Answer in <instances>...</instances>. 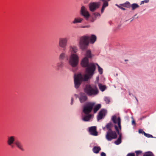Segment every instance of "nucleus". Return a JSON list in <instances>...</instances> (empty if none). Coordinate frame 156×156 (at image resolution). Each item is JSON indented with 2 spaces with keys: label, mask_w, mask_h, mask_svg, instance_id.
<instances>
[{
  "label": "nucleus",
  "mask_w": 156,
  "mask_h": 156,
  "mask_svg": "<svg viewBox=\"0 0 156 156\" xmlns=\"http://www.w3.org/2000/svg\"><path fill=\"white\" fill-rule=\"evenodd\" d=\"M85 68V74L82 75L80 73L75 75L74 87L76 89L79 87L82 82L87 81L92 77L96 70V66L95 64L90 62V65Z\"/></svg>",
  "instance_id": "1"
},
{
  "label": "nucleus",
  "mask_w": 156,
  "mask_h": 156,
  "mask_svg": "<svg viewBox=\"0 0 156 156\" xmlns=\"http://www.w3.org/2000/svg\"><path fill=\"white\" fill-rule=\"evenodd\" d=\"M83 91L87 96L90 97H94L99 93V90L96 87L89 84L85 86Z\"/></svg>",
  "instance_id": "2"
},
{
  "label": "nucleus",
  "mask_w": 156,
  "mask_h": 156,
  "mask_svg": "<svg viewBox=\"0 0 156 156\" xmlns=\"http://www.w3.org/2000/svg\"><path fill=\"white\" fill-rule=\"evenodd\" d=\"M90 37L87 36L81 37L79 42V47L82 51L86 50L89 44Z\"/></svg>",
  "instance_id": "3"
},
{
  "label": "nucleus",
  "mask_w": 156,
  "mask_h": 156,
  "mask_svg": "<svg viewBox=\"0 0 156 156\" xmlns=\"http://www.w3.org/2000/svg\"><path fill=\"white\" fill-rule=\"evenodd\" d=\"M79 57L78 55L75 54H71L69 60V65L73 67H75L78 65Z\"/></svg>",
  "instance_id": "4"
},
{
  "label": "nucleus",
  "mask_w": 156,
  "mask_h": 156,
  "mask_svg": "<svg viewBox=\"0 0 156 156\" xmlns=\"http://www.w3.org/2000/svg\"><path fill=\"white\" fill-rule=\"evenodd\" d=\"M92 57L91 51L90 50H87L85 55V57L83 58L81 61V66L85 68L89 65L90 63L89 62L88 59L91 58Z\"/></svg>",
  "instance_id": "5"
},
{
  "label": "nucleus",
  "mask_w": 156,
  "mask_h": 156,
  "mask_svg": "<svg viewBox=\"0 0 156 156\" xmlns=\"http://www.w3.org/2000/svg\"><path fill=\"white\" fill-rule=\"evenodd\" d=\"M95 103L88 102L85 104L83 107V111L85 114H88L92 111L95 105Z\"/></svg>",
  "instance_id": "6"
},
{
  "label": "nucleus",
  "mask_w": 156,
  "mask_h": 156,
  "mask_svg": "<svg viewBox=\"0 0 156 156\" xmlns=\"http://www.w3.org/2000/svg\"><path fill=\"white\" fill-rule=\"evenodd\" d=\"M68 38L67 37L60 38L58 43L59 46L65 50L68 45Z\"/></svg>",
  "instance_id": "7"
},
{
  "label": "nucleus",
  "mask_w": 156,
  "mask_h": 156,
  "mask_svg": "<svg viewBox=\"0 0 156 156\" xmlns=\"http://www.w3.org/2000/svg\"><path fill=\"white\" fill-rule=\"evenodd\" d=\"M105 137L108 140L110 141L113 139L116 138L117 135L115 132L112 130L107 131Z\"/></svg>",
  "instance_id": "8"
},
{
  "label": "nucleus",
  "mask_w": 156,
  "mask_h": 156,
  "mask_svg": "<svg viewBox=\"0 0 156 156\" xmlns=\"http://www.w3.org/2000/svg\"><path fill=\"white\" fill-rule=\"evenodd\" d=\"M101 5L100 2H92L89 4V10L92 12L94 11L99 8Z\"/></svg>",
  "instance_id": "9"
},
{
  "label": "nucleus",
  "mask_w": 156,
  "mask_h": 156,
  "mask_svg": "<svg viewBox=\"0 0 156 156\" xmlns=\"http://www.w3.org/2000/svg\"><path fill=\"white\" fill-rule=\"evenodd\" d=\"M80 14L83 16L87 20L90 15L86 8L84 6H82L81 8L80 11Z\"/></svg>",
  "instance_id": "10"
},
{
  "label": "nucleus",
  "mask_w": 156,
  "mask_h": 156,
  "mask_svg": "<svg viewBox=\"0 0 156 156\" xmlns=\"http://www.w3.org/2000/svg\"><path fill=\"white\" fill-rule=\"evenodd\" d=\"M79 98L80 102L82 103L87 101L88 97L84 92H81L79 94Z\"/></svg>",
  "instance_id": "11"
},
{
  "label": "nucleus",
  "mask_w": 156,
  "mask_h": 156,
  "mask_svg": "<svg viewBox=\"0 0 156 156\" xmlns=\"http://www.w3.org/2000/svg\"><path fill=\"white\" fill-rule=\"evenodd\" d=\"M112 120L115 124L117 123L119 128L120 129H121V119L120 117L117 118V117L115 115H113L112 117Z\"/></svg>",
  "instance_id": "12"
},
{
  "label": "nucleus",
  "mask_w": 156,
  "mask_h": 156,
  "mask_svg": "<svg viewBox=\"0 0 156 156\" xmlns=\"http://www.w3.org/2000/svg\"><path fill=\"white\" fill-rule=\"evenodd\" d=\"M15 136H11L8 137L7 143L12 148L14 147L13 144L14 142L15 143Z\"/></svg>",
  "instance_id": "13"
},
{
  "label": "nucleus",
  "mask_w": 156,
  "mask_h": 156,
  "mask_svg": "<svg viewBox=\"0 0 156 156\" xmlns=\"http://www.w3.org/2000/svg\"><path fill=\"white\" fill-rule=\"evenodd\" d=\"M115 129L116 131L117 132V133L119 135V136L118 139H117L116 140L114 143L116 145H119L121 143V134L120 133L119 130L118 129V127L117 126L115 125L114 126Z\"/></svg>",
  "instance_id": "14"
},
{
  "label": "nucleus",
  "mask_w": 156,
  "mask_h": 156,
  "mask_svg": "<svg viewBox=\"0 0 156 156\" xmlns=\"http://www.w3.org/2000/svg\"><path fill=\"white\" fill-rule=\"evenodd\" d=\"M106 113V111L104 109H102L99 112L97 116V120H99L104 117Z\"/></svg>",
  "instance_id": "15"
},
{
  "label": "nucleus",
  "mask_w": 156,
  "mask_h": 156,
  "mask_svg": "<svg viewBox=\"0 0 156 156\" xmlns=\"http://www.w3.org/2000/svg\"><path fill=\"white\" fill-rule=\"evenodd\" d=\"M100 1L102 2V7L101 10V12L103 13L106 7L108 5V2L110 0H99Z\"/></svg>",
  "instance_id": "16"
},
{
  "label": "nucleus",
  "mask_w": 156,
  "mask_h": 156,
  "mask_svg": "<svg viewBox=\"0 0 156 156\" xmlns=\"http://www.w3.org/2000/svg\"><path fill=\"white\" fill-rule=\"evenodd\" d=\"M14 144L16 147L20 150L22 151H24L23 144L19 140H17L15 142Z\"/></svg>",
  "instance_id": "17"
},
{
  "label": "nucleus",
  "mask_w": 156,
  "mask_h": 156,
  "mask_svg": "<svg viewBox=\"0 0 156 156\" xmlns=\"http://www.w3.org/2000/svg\"><path fill=\"white\" fill-rule=\"evenodd\" d=\"M89 131L90 134L94 136H97L98 132L96 131V128L95 126H91L89 128Z\"/></svg>",
  "instance_id": "18"
},
{
  "label": "nucleus",
  "mask_w": 156,
  "mask_h": 156,
  "mask_svg": "<svg viewBox=\"0 0 156 156\" xmlns=\"http://www.w3.org/2000/svg\"><path fill=\"white\" fill-rule=\"evenodd\" d=\"M68 57L66 54L64 52H62L59 55L58 57V59L59 61H63L65 59H67Z\"/></svg>",
  "instance_id": "19"
},
{
  "label": "nucleus",
  "mask_w": 156,
  "mask_h": 156,
  "mask_svg": "<svg viewBox=\"0 0 156 156\" xmlns=\"http://www.w3.org/2000/svg\"><path fill=\"white\" fill-rule=\"evenodd\" d=\"M64 62L63 61H60L56 65V69L58 71L62 69L64 67Z\"/></svg>",
  "instance_id": "20"
},
{
  "label": "nucleus",
  "mask_w": 156,
  "mask_h": 156,
  "mask_svg": "<svg viewBox=\"0 0 156 156\" xmlns=\"http://www.w3.org/2000/svg\"><path fill=\"white\" fill-rule=\"evenodd\" d=\"M83 20V19L80 17L75 18L72 22V23L75 24L78 23H81Z\"/></svg>",
  "instance_id": "21"
},
{
  "label": "nucleus",
  "mask_w": 156,
  "mask_h": 156,
  "mask_svg": "<svg viewBox=\"0 0 156 156\" xmlns=\"http://www.w3.org/2000/svg\"><path fill=\"white\" fill-rule=\"evenodd\" d=\"M87 115L85 116L82 119V120L84 121H88L90 120L91 117V114H87Z\"/></svg>",
  "instance_id": "22"
},
{
  "label": "nucleus",
  "mask_w": 156,
  "mask_h": 156,
  "mask_svg": "<svg viewBox=\"0 0 156 156\" xmlns=\"http://www.w3.org/2000/svg\"><path fill=\"white\" fill-rule=\"evenodd\" d=\"M113 126V124L112 122H109L105 126L106 128L108 129V131L112 130V128Z\"/></svg>",
  "instance_id": "23"
},
{
  "label": "nucleus",
  "mask_w": 156,
  "mask_h": 156,
  "mask_svg": "<svg viewBox=\"0 0 156 156\" xmlns=\"http://www.w3.org/2000/svg\"><path fill=\"white\" fill-rule=\"evenodd\" d=\"M101 150V148L99 147L95 146L93 149V152L96 154L98 153Z\"/></svg>",
  "instance_id": "24"
},
{
  "label": "nucleus",
  "mask_w": 156,
  "mask_h": 156,
  "mask_svg": "<svg viewBox=\"0 0 156 156\" xmlns=\"http://www.w3.org/2000/svg\"><path fill=\"white\" fill-rule=\"evenodd\" d=\"M93 110L94 113H96L100 108L101 105L100 104H98L95 106H94Z\"/></svg>",
  "instance_id": "25"
},
{
  "label": "nucleus",
  "mask_w": 156,
  "mask_h": 156,
  "mask_svg": "<svg viewBox=\"0 0 156 156\" xmlns=\"http://www.w3.org/2000/svg\"><path fill=\"white\" fill-rule=\"evenodd\" d=\"M96 39V37L94 35L92 34L90 38V42L91 43H94Z\"/></svg>",
  "instance_id": "26"
},
{
  "label": "nucleus",
  "mask_w": 156,
  "mask_h": 156,
  "mask_svg": "<svg viewBox=\"0 0 156 156\" xmlns=\"http://www.w3.org/2000/svg\"><path fill=\"white\" fill-rule=\"evenodd\" d=\"M98 85L99 89L102 91H104L106 88L105 86L103 85L101 83H99Z\"/></svg>",
  "instance_id": "27"
},
{
  "label": "nucleus",
  "mask_w": 156,
  "mask_h": 156,
  "mask_svg": "<svg viewBox=\"0 0 156 156\" xmlns=\"http://www.w3.org/2000/svg\"><path fill=\"white\" fill-rule=\"evenodd\" d=\"M143 156H154V154L151 151H147L144 153Z\"/></svg>",
  "instance_id": "28"
},
{
  "label": "nucleus",
  "mask_w": 156,
  "mask_h": 156,
  "mask_svg": "<svg viewBox=\"0 0 156 156\" xmlns=\"http://www.w3.org/2000/svg\"><path fill=\"white\" fill-rule=\"evenodd\" d=\"M131 7L132 8V10H134L138 8L139 6L137 4L133 3L131 5Z\"/></svg>",
  "instance_id": "29"
},
{
  "label": "nucleus",
  "mask_w": 156,
  "mask_h": 156,
  "mask_svg": "<svg viewBox=\"0 0 156 156\" xmlns=\"http://www.w3.org/2000/svg\"><path fill=\"white\" fill-rule=\"evenodd\" d=\"M124 7L129 8L130 6V5L129 2H126L125 3L121 5Z\"/></svg>",
  "instance_id": "30"
},
{
  "label": "nucleus",
  "mask_w": 156,
  "mask_h": 156,
  "mask_svg": "<svg viewBox=\"0 0 156 156\" xmlns=\"http://www.w3.org/2000/svg\"><path fill=\"white\" fill-rule=\"evenodd\" d=\"M70 47L74 53H76L77 51V48L76 47L73 46H71Z\"/></svg>",
  "instance_id": "31"
},
{
  "label": "nucleus",
  "mask_w": 156,
  "mask_h": 156,
  "mask_svg": "<svg viewBox=\"0 0 156 156\" xmlns=\"http://www.w3.org/2000/svg\"><path fill=\"white\" fill-rule=\"evenodd\" d=\"M97 65L98 67V70L99 73L101 74H102L103 72V69L100 67L98 64H97Z\"/></svg>",
  "instance_id": "32"
},
{
  "label": "nucleus",
  "mask_w": 156,
  "mask_h": 156,
  "mask_svg": "<svg viewBox=\"0 0 156 156\" xmlns=\"http://www.w3.org/2000/svg\"><path fill=\"white\" fill-rule=\"evenodd\" d=\"M135 152L136 154V156H139V155L142 153V151H141L138 150L135 151Z\"/></svg>",
  "instance_id": "33"
},
{
  "label": "nucleus",
  "mask_w": 156,
  "mask_h": 156,
  "mask_svg": "<svg viewBox=\"0 0 156 156\" xmlns=\"http://www.w3.org/2000/svg\"><path fill=\"white\" fill-rule=\"evenodd\" d=\"M144 135L146 136L147 137H148V138H150V137L153 138V136L152 135L146 133H145Z\"/></svg>",
  "instance_id": "34"
},
{
  "label": "nucleus",
  "mask_w": 156,
  "mask_h": 156,
  "mask_svg": "<svg viewBox=\"0 0 156 156\" xmlns=\"http://www.w3.org/2000/svg\"><path fill=\"white\" fill-rule=\"evenodd\" d=\"M104 100L106 103L108 104L110 102V101L109 99L107 97H105L104 98Z\"/></svg>",
  "instance_id": "35"
},
{
  "label": "nucleus",
  "mask_w": 156,
  "mask_h": 156,
  "mask_svg": "<svg viewBox=\"0 0 156 156\" xmlns=\"http://www.w3.org/2000/svg\"><path fill=\"white\" fill-rule=\"evenodd\" d=\"M95 17H96L98 16L100 17V14L98 12H95L94 13Z\"/></svg>",
  "instance_id": "36"
},
{
  "label": "nucleus",
  "mask_w": 156,
  "mask_h": 156,
  "mask_svg": "<svg viewBox=\"0 0 156 156\" xmlns=\"http://www.w3.org/2000/svg\"><path fill=\"white\" fill-rule=\"evenodd\" d=\"M139 133H143L144 134L145 132L142 129H140L139 130Z\"/></svg>",
  "instance_id": "37"
},
{
  "label": "nucleus",
  "mask_w": 156,
  "mask_h": 156,
  "mask_svg": "<svg viewBox=\"0 0 156 156\" xmlns=\"http://www.w3.org/2000/svg\"><path fill=\"white\" fill-rule=\"evenodd\" d=\"M149 2V0H144V1H142L141 2V4H143L144 2L147 3V2Z\"/></svg>",
  "instance_id": "38"
},
{
  "label": "nucleus",
  "mask_w": 156,
  "mask_h": 156,
  "mask_svg": "<svg viewBox=\"0 0 156 156\" xmlns=\"http://www.w3.org/2000/svg\"><path fill=\"white\" fill-rule=\"evenodd\" d=\"M106 154L104 152H102L101 154V156H106Z\"/></svg>",
  "instance_id": "39"
},
{
  "label": "nucleus",
  "mask_w": 156,
  "mask_h": 156,
  "mask_svg": "<svg viewBox=\"0 0 156 156\" xmlns=\"http://www.w3.org/2000/svg\"><path fill=\"white\" fill-rule=\"evenodd\" d=\"M119 8L120 9H122L123 10H126V9L125 8H123L122 7H121V6H119Z\"/></svg>",
  "instance_id": "40"
},
{
  "label": "nucleus",
  "mask_w": 156,
  "mask_h": 156,
  "mask_svg": "<svg viewBox=\"0 0 156 156\" xmlns=\"http://www.w3.org/2000/svg\"><path fill=\"white\" fill-rule=\"evenodd\" d=\"M71 105H72L73 103V98H71Z\"/></svg>",
  "instance_id": "41"
},
{
  "label": "nucleus",
  "mask_w": 156,
  "mask_h": 156,
  "mask_svg": "<svg viewBox=\"0 0 156 156\" xmlns=\"http://www.w3.org/2000/svg\"><path fill=\"white\" fill-rule=\"evenodd\" d=\"M74 96H75L76 98H79V95H78L76 94H75Z\"/></svg>",
  "instance_id": "42"
},
{
  "label": "nucleus",
  "mask_w": 156,
  "mask_h": 156,
  "mask_svg": "<svg viewBox=\"0 0 156 156\" xmlns=\"http://www.w3.org/2000/svg\"><path fill=\"white\" fill-rule=\"evenodd\" d=\"M132 124H133V125H135L136 124L135 122V121L134 120L132 121Z\"/></svg>",
  "instance_id": "43"
},
{
  "label": "nucleus",
  "mask_w": 156,
  "mask_h": 156,
  "mask_svg": "<svg viewBox=\"0 0 156 156\" xmlns=\"http://www.w3.org/2000/svg\"><path fill=\"white\" fill-rule=\"evenodd\" d=\"M85 28H89L90 27V25H87V26H85Z\"/></svg>",
  "instance_id": "44"
},
{
  "label": "nucleus",
  "mask_w": 156,
  "mask_h": 156,
  "mask_svg": "<svg viewBox=\"0 0 156 156\" xmlns=\"http://www.w3.org/2000/svg\"><path fill=\"white\" fill-rule=\"evenodd\" d=\"M81 27L83 28H85V26H83Z\"/></svg>",
  "instance_id": "45"
},
{
  "label": "nucleus",
  "mask_w": 156,
  "mask_h": 156,
  "mask_svg": "<svg viewBox=\"0 0 156 156\" xmlns=\"http://www.w3.org/2000/svg\"><path fill=\"white\" fill-rule=\"evenodd\" d=\"M116 6H117L119 8V6H119V5H117V4H116Z\"/></svg>",
  "instance_id": "46"
},
{
  "label": "nucleus",
  "mask_w": 156,
  "mask_h": 156,
  "mask_svg": "<svg viewBox=\"0 0 156 156\" xmlns=\"http://www.w3.org/2000/svg\"><path fill=\"white\" fill-rule=\"evenodd\" d=\"M136 14H135V15H134V16H135H135H136Z\"/></svg>",
  "instance_id": "47"
},
{
  "label": "nucleus",
  "mask_w": 156,
  "mask_h": 156,
  "mask_svg": "<svg viewBox=\"0 0 156 156\" xmlns=\"http://www.w3.org/2000/svg\"><path fill=\"white\" fill-rule=\"evenodd\" d=\"M127 60H125V61H127Z\"/></svg>",
  "instance_id": "48"
},
{
  "label": "nucleus",
  "mask_w": 156,
  "mask_h": 156,
  "mask_svg": "<svg viewBox=\"0 0 156 156\" xmlns=\"http://www.w3.org/2000/svg\"><path fill=\"white\" fill-rule=\"evenodd\" d=\"M133 19L132 20H131V21H132L133 20Z\"/></svg>",
  "instance_id": "49"
}]
</instances>
